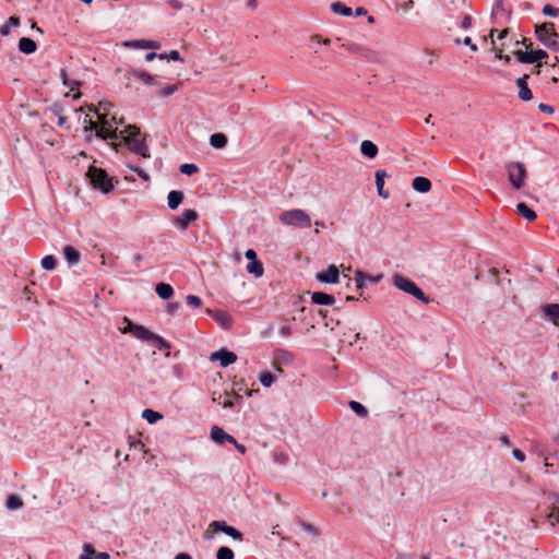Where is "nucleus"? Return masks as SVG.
<instances>
[{
  "label": "nucleus",
  "mask_w": 559,
  "mask_h": 559,
  "mask_svg": "<svg viewBox=\"0 0 559 559\" xmlns=\"http://www.w3.org/2000/svg\"><path fill=\"white\" fill-rule=\"evenodd\" d=\"M112 107V103L108 100L99 102L97 106L91 105L88 110L94 111L96 120L86 115L84 122L88 123L90 129H94L102 140H136L141 135L140 128L128 124L123 130H119V126H123V119L118 121L117 117L110 114Z\"/></svg>",
  "instance_id": "f257e3e1"
},
{
  "label": "nucleus",
  "mask_w": 559,
  "mask_h": 559,
  "mask_svg": "<svg viewBox=\"0 0 559 559\" xmlns=\"http://www.w3.org/2000/svg\"><path fill=\"white\" fill-rule=\"evenodd\" d=\"M86 176L93 188L100 190L104 194H108L114 190L112 178L104 169L92 165L88 167Z\"/></svg>",
  "instance_id": "f03ea898"
},
{
  "label": "nucleus",
  "mask_w": 559,
  "mask_h": 559,
  "mask_svg": "<svg viewBox=\"0 0 559 559\" xmlns=\"http://www.w3.org/2000/svg\"><path fill=\"white\" fill-rule=\"evenodd\" d=\"M392 283L397 289L414 296L416 299L420 300L421 302H424V304L430 302L429 296L426 295L423 292V289L420 287H418L416 285V283H414L409 278H407L401 274H394L392 277Z\"/></svg>",
  "instance_id": "7ed1b4c3"
},
{
  "label": "nucleus",
  "mask_w": 559,
  "mask_h": 559,
  "mask_svg": "<svg viewBox=\"0 0 559 559\" xmlns=\"http://www.w3.org/2000/svg\"><path fill=\"white\" fill-rule=\"evenodd\" d=\"M280 222L284 225L297 227V228H309L311 227L310 216L302 210L294 209L284 211L280 215Z\"/></svg>",
  "instance_id": "20e7f679"
},
{
  "label": "nucleus",
  "mask_w": 559,
  "mask_h": 559,
  "mask_svg": "<svg viewBox=\"0 0 559 559\" xmlns=\"http://www.w3.org/2000/svg\"><path fill=\"white\" fill-rule=\"evenodd\" d=\"M504 168L512 188L520 190L527 176L525 166L520 162H510L506 164Z\"/></svg>",
  "instance_id": "39448f33"
},
{
  "label": "nucleus",
  "mask_w": 559,
  "mask_h": 559,
  "mask_svg": "<svg viewBox=\"0 0 559 559\" xmlns=\"http://www.w3.org/2000/svg\"><path fill=\"white\" fill-rule=\"evenodd\" d=\"M535 35L537 39L545 46H548L550 41L559 37L555 31L554 23H544L542 25H536Z\"/></svg>",
  "instance_id": "423d86ee"
},
{
  "label": "nucleus",
  "mask_w": 559,
  "mask_h": 559,
  "mask_svg": "<svg viewBox=\"0 0 559 559\" xmlns=\"http://www.w3.org/2000/svg\"><path fill=\"white\" fill-rule=\"evenodd\" d=\"M513 55L521 63H540V60L548 57V53L543 49L532 51L515 50Z\"/></svg>",
  "instance_id": "0eeeda50"
},
{
  "label": "nucleus",
  "mask_w": 559,
  "mask_h": 559,
  "mask_svg": "<svg viewBox=\"0 0 559 559\" xmlns=\"http://www.w3.org/2000/svg\"><path fill=\"white\" fill-rule=\"evenodd\" d=\"M116 152H119V147L126 144L128 150L134 154H138L144 158H148L150 150L146 142H108Z\"/></svg>",
  "instance_id": "6e6552de"
},
{
  "label": "nucleus",
  "mask_w": 559,
  "mask_h": 559,
  "mask_svg": "<svg viewBox=\"0 0 559 559\" xmlns=\"http://www.w3.org/2000/svg\"><path fill=\"white\" fill-rule=\"evenodd\" d=\"M210 359L212 361H219L222 368H226L237 360V355L227 349H219L211 354Z\"/></svg>",
  "instance_id": "1a4fd4ad"
},
{
  "label": "nucleus",
  "mask_w": 559,
  "mask_h": 559,
  "mask_svg": "<svg viewBox=\"0 0 559 559\" xmlns=\"http://www.w3.org/2000/svg\"><path fill=\"white\" fill-rule=\"evenodd\" d=\"M198 217L199 214L195 210H185L180 216H176L174 218V224L180 230H186L192 222L198 219Z\"/></svg>",
  "instance_id": "9d476101"
},
{
  "label": "nucleus",
  "mask_w": 559,
  "mask_h": 559,
  "mask_svg": "<svg viewBox=\"0 0 559 559\" xmlns=\"http://www.w3.org/2000/svg\"><path fill=\"white\" fill-rule=\"evenodd\" d=\"M317 281L324 284H335L340 278V271L335 264H331L326 271L319 272L316 275Z\"/></svg>",
  "instance_id": "9b49d317"
},
{
  "label": "nucleus",
  "mask_w": 559,
  "mask_h": 559,
  "mask_svg": "<svg viewBox=\"0 0 559 559\" xmlns=\"http://www.w3.org/2000/svg\"><path fill=\"white\" fill-rule=\"evenodd\" d=\"M210 527L214 528L215 531L223 532L234 539L242 540V533L234 526L228 525L225 521H213L210 524Z\"/></svg>",
  "instance_id": "f8f14e48"
},
{
  "label": "nucleus",
  "mask_w": 559,
  "mask_h": 559,
  "mask_svg": "<svg viewBox=\"0 0 559 559\" xmlns=\"http://www.w3.org/2000/svg\"><path fill=\"white\" fill-rule=\"evenodd\" d=\"M530 75L523 74L521 78L516 79L515 84L519 88V98L523 102H528L533 98V93L528 87Z\"/></svg>",
  "instance_id": "ddd939ff"
},
{
  "label": "nucleus",
  "mask_w": 559,
  "mask_h": 559,
  "mask_svg": "<svg viewBox=\"0 0 559 559\" xmlns=\"http://www.w3.org/2000/svg\"><path fill=\"white\" fill-rule=\"evenodd\" d=\"M207 314L211 316L222 328L229 329L233 324V319L227 311L224 310H206Z\"/></svg>",
  "instance_id": "4468645a"
},
{
  "label": "nucleus",
  "mask_w": 559,
  "mask_h": 559,
  "mask_svg": "<svg viewBox=\"0 0 559 559\" xmlns=\"http://www.w3.org/2000/svg\"><path fill=\"white\" fill-rule=\"evenodd\" d=\"M120 332L123 334L132 333L136 338L142 341H152L154 335L153 332L148 331L146 328L142 325H131L130 329H120Z\"/></svg>",
  "instance_id": "2eb2a0df"
},
{
  "label": "nucleus",
  "mask_w": 559,
  "mask_h": 559,
  "mask_svg": "<svg viewBox=\"0 0 559 559\" xmlns=\"http://www.w3.org/2000/svg\"><path fill=\"white\" fill-rule=\"evenodd\" d=\"M211 439L218 444H223L225 442L236 443V439L218 426H213L211 428Z\"/></svg>",
  "instance_id": "dca6fc26"
},
{
  "label": "nucleus",
  "mask_w": 559,
  "mask_h": 559,
  "mask_svg": "<svg viewBox=\"0 0 559 559\" xmlns=\"http://www.w3.org/2000/svg\"><path fill=\"white\" fill-rule=\"evenodd\" d=\"M274 360H275V365L281 364V365L288 366L294 362L295 355L288 349L277 348L274 352Z\"/></svg>",
  "instance_id": "f3484780"
},
{
  "label": "nucleus",
  "mask_w": 559,
  "mask_h": 559,
  "mask_svg": "<svg viewBox=\"0 0 559 559\" xmlns=\"http://www.w3.org/2000/svg\"><path fill=\"white\" fill-rule=\"evenodd\" d=\"M185 194L180 190H171L167 195V205L170 210H176L182 203Z\"/></svg>",
  "instance_id": "a211bd4d"
},
{
  "label": "nucleus",
  "mask_w": 559,
  "mask_h": 559,
  "mask_svg": "<svg viewBox=\"0 0 559 559\" xmlns=\"http://www.w3.org/2000/svg\"><path fill=\"white\" fill-rule=\"evenodd\" d=\"M412 187L417 192L427 193L431 189V181L419 176L413 179Z\"/></svg>",
  "instance_id": "6ab92c4d"
},
{
  "label": "nucleus",
  "mask_w": 559,
  "mask_h": 559,
  "mask_svg": "<svg viewBox=\"0 0 559 559\" xmlns=\"http://www.w3.org/2000/svg\"><path fill=\"white\" fill-rule=\"evenodd\" d=\"M386 177V173L385 170L383 169H378L376 171V186H377V191H378V194L380 197H382L383 199H388L389 198V191L384 190V178Z\"/></svg>",
  "instance_id": "aec40b11"
},
{
  "label": "nucleus",
  "mask_w": 559,
  "mask_h": 559,
  "mask_svg": "<svg viewBox=\"0 0 559 559\" xmlns=\"http://www.w3.org/2000/svg\"><path fill=\"white\" fill-rule=\"evenodd\" d=\"M311 301L314 305H333L335 301L334 296L322 292H314L311 295Z\"/></svg>",
  "instance_id": "412c9836"
},
{
  "label": "nucleus",
  "mask_w": 559,
  "mask_h": 559,
  "mask_svg": "<svg viewBox=\"0 0 559 559\" xmlns=\"http://www.w3.org/2000/svg\"><path fill=\"white\" fill-rule=\"evenodd\" d=\"M37 49V44L35 40L28 37H22L19 40V50L25 55H31L35 52Z\"/></svg>",
  "instance_id": "4be33fe9"
},
{
  "label": "nucleus",
  "mask_w": 559,
  "mask_h": 559,
  "mask_svg": "<svg viewBox=\"0 0 559 559\" xmlns=\"http://www.w3.org/2000/svg\"><path fill=\"white\" fill-rule=\"evenodd\" d=\"M63 255L70 265L79 263L81 258L80 252L74 247L69 245L63 248Z\"/></svg>",
  "instance_id": "5701e85b"
},
{
  "label": "nucleus",
  "mask_w": 559,
  "mask_h": 559,
  "mask_svg": "<svg viewBox=\"0 0 559 559\" xmlns=\"http://www.w3.org/2000/svg\"><path fill=\"white\" fill-rule=\"evenodd\" d=\"M544 314L555 324L559 321V304H548L543 307Z\"/></svg>",
  "instance_id": "b1692460"
},
{
  "label": "nucleus",
  "mask_w": 559,
  "mask_h": 559,
  "mask_svg": "<svg viewBox=\"0 0 559 559\" xmlns=\"http://www.w3.org/2000/svg\"><path fill=\"white\" fill-rule=\"evenodd\" d=\"M155 292L158 295V297L164 300L170 299L174 295L173 287L166 283H158L155 287Z\"/></svg>",
  "instance_id": "393cba45"
},
{
  "label": "nucleus",
  "mask_w": 559,
  "mask_h": 559,
  "mask_svg": "<svg viewBox=\"0 0 559 559\" xmlns=\"http://www.w3.org/2000/svg\"><path fill=\"white\" fill-rule=\"evenodd\" d=\"M516 212L519 215H521L528 222H533L537 217L536 213L532 209H530L525 203H519L516 205Z\"/></svg>",
  "instance_id": "a878e982"
},
{
  "label": "nucleus",
  "mask_w": 559,
  "mask_h": 559,
  "mask_svg": "<svg viewBox=\"0 0 559 559\" xmlns=\"http://www.w3.org/2000/svg\"><path fill=\"white\" fill-rule=\"evenodd\" d=\"M131 75H133L134 78L141 80L143 83L147 84V85H155L156 84V79L155 76L151 75L150 73L143 71V70H132L131 72Z\"/></svg>",
  "instance_id": "bb28decb"
},
{
  "label": "nucleus",
  "mask_w": 559,
  "mask_h": 559,
  "mask_svg": "<svg viewBox=\"0 0 559 559\" xmlns=\"http://www.w3.org/2000/svg\"><path fill=\"white\" fill-rule=\"evenodd\" d=\"M360 151L368 158H373L378 154V147L374 142H361Z\"/></svg>",
  "instance_id": "cd10ccee"
},
{
  "label": "nucleus",
  "mask_w": 559,
  "mask_h": 559,
  "mask_svg": "<svg viewBox=\"0 0 559 559\" xmlns=\"http://www.w3.org/2000/svg\"><path fill=\"white\" fill-rule=\"evenodd\" d=\"M126 46L133 47V48H154V49H157V48H159V43L153 41V40L140 39V40H133V41H130V43H126Z\"/></svg>",
  "instance_id": "c85d7f7f"
},
{
  "label": "nucleus",
  "mask_w": 559,
  "mask_h": 559,
  "mask_svg": "<svg viewBox=\"0 0 559 559\" xmlns=\"http://www.w3.org/2000/svg\"><path fill=\"white\" fill-rule=\"evenodd\" d=\"M247 272L253 274L255 277H261L263 275L264 269L261 261H251L247 264Z\"/></svg>",
  "instance_id": "c756f323"
},
{
  "label": "nucleus",
  "mask_w": 559,
  "mask_h": 559,
  "mask_svg": "<svg viewBox=\"0 0 559 559\" xmlns=\"http://www.w3.org/2000/svg\"><path fill=\"white\" fill-rule=\"evenodd\" d=\"M142 418H144L148 424H155L159 419L163 418V415L158 412L151 409V408H145L142 412Z\"/></svg>",
  "instance_id": "7c9ffc66"
},
{
  "label": "nucleus",
  "mask_w": 559,
  "mask_h": 559,
  "mask_svg": "<svg viewBox=\"0 0 559 559\" xmlns=\"http://www.w3.org/2000/svg\"><path fill=\"white\" fill-rule=\"evenodd\" d=\"M5 507L9 510H17L23 507V500L17 495H10L7 498Z\"/></svg>",
  "instance_id": "2f4dec72"
},
{
  "label": "nucleus",
  "mask_w": 559,
  "mask_h": 559,
  "mask_svg": "<svg viewBox=\"0 0 559 559\" xmlns=\"http://www.w3.org/2000/svg\"><path fill=\"white\" fill-rule=\"evenodd\" d=\"M331 10L336 13V14H341L343 16H350L353 14V11L349 7H346L344 3L342 2H333L331 4Z\"/></svg>",
  "instance_id": "473e14b6"
},
{
  "label": "nucleus",
  "mask_w": 559,
  "mask_h": 559,
  "mask_svg": "<svg viewBox=\"0 0 559 559\" xmlns=\"http://www.w3.org/2000/svg\"><path fill=\"white\" fill-rule=\"evenodd\" d=\"M20 25V17L17 16H10L5 24H3L0 27V34L2 36H8L10 34V28L12 26H19Z\"/></svg>",
  "instance_id": "72a5a7b5"
},
{
  "label": "nucleus",
  "mask_w": 559,
  "mask_h": 559,
  "mask_svg": "<svg viewBox=\"0 0 559 559\" xmlns=\"http://www.w3.org/2000/svg\"><path fill=\"white\" fill-rule=\"evenodd\" d=\"M350 409L359 417L365 418L368 416L369 412L368 409L359 402L357 401H350L349 402Z\"/></svg>",
  "instance_id": "f704fd0d"
},
{
  "label": "nucleus",
  "mask_w": 559,
  "mask_h": 559,
  "mask_svg": "<svg viewBox=\"0 0 559 559\" xmlns=\"http://www.w3.org/2000/svg\"><path fill=\"white\" fill-rule=\"evenodd\" d=\"M366 280H370V277L366 276L361 271H356V273H355L356 288L360 293L366 286Z\"/></svg>",
  "instance_id": "c9c22d12"
},
{
  "label": "nucleus",
  "mask_w": 559,
  "mask_h": 559,
  "mask_svg": "<svg viewBox=\"0 0 559 559\" xmlns=\"http://www.w3.org/2000/svg\"><path fill=\"white\" fill-rule=\"evenodd\" d=\"M234 551L226 546L218 548L216 552V559H234Z\"/></svg>",
  "instance_id": "e433bc0d"
},
{
  "label": "nucleus",
  "mask_w": 559,
  "mask_h": 559,
  "mask_svg": "<svg viewBox=\"0 0 559 559\" xmlns=\"http://www.w3.org/2000/svg\"><path fill=\"white\" fill-rule=\"evenodd\" d=\"M56 265H57V260L53 255H46L41 260V266H43V269H45L47 271L55 270Z\"/></svg>",
  "instance_id": "4c0bfd02"
},
{
  "label": "nucleus",
  "mask_w": 559,
  "mask_h": 559,
  "mask_svg": "<svg viewBox=\"0 0 559 559\" xmlns=\"http://www.w3.org/2000/svg\"><path fill=\"white\" fill-rule=\"evenodd\" d=\"M259 381L263 386L269 388L274 383L275 378L270 372H262L259 377Z\"/></svg>",
  "instance_id": "58836bf2"
},
{
  "label": "nucleus",
  "mask_w": 559,
  "mask_h": 559,
  "mask_svg": "<svg viewBox=\"0 0 559 559\" xmlns=\"http://www.w3.org/2000/svg\"><path fill=\"white\" fill-rule=\"evenodd\" d=\"M154 343V345L158 348V349H169L170 348V345L169 343L164 340L162 336L157 335V334H154L153 337H152V341Z\"/></svg>",
  "instance_id": "ea45409f"
},
{
  "label": "nucleus",
  "mask_w": 559,
  "mask_h": 559,
  "mask_svg": "<svg viewBox=\"0 0 559 559\" xmlns=\"http://www.w3.org/2000/svg\"><path fill=\"white\" fill-rule=\"evenodd\" d=\"M94 556H96V550L94 547L91 544H84L83 554L79 559H93Z\"/></svg>",
  "instance_id": "a19ab883"
},
{
  "label": "nucleus",
  "mask_w": 559,
  "mask_h": 559,
  "mask_svg": "<svg viewBox=\"0 0 559 559\" xmlns=\"http://www.w3.org/2000/svg\"><path fill=\"white\" fill-rule=\"evenodd\" d=\"M180 171L185 175L192 176L199 171V167L195 164H182Z\"/></svg>",
  "instance_id": "79ce46f5"
},
{
  "label": "nucleus",
  "mask_w": 559,
  "mask_h": 559,
  "mask_svg": "<svg viewBox=\"0 0 559 559\" xmlns=\"http://www.w3.org/2000/svg\"><path fill=\"white\" fill-rule=\"evenodd\" d=\"M300 527L304 532L313 535L314 537L319 536V531L312 524L307 522H300Z\"/></svg>",
  "instance_id": "37998d69"
},
{
  "label": "nucleus",
  "mask_w": 559,
  "mask_h": 559,
  "mask_svg": "<svg viewBox=\"0 0 559 559\" xmlns=\"http://www.w3.org/2000/svg\"><path fill=\"white\" fill-rule=\"evenodd\" d=\"M178 90L176 84L167 85L159 90L158 95L163 97H167L173 95Z\"/></svg>",
  "instance_id": "c03bdc74"
},
{
  "label": "nucleus",
  "mask_w": 559,
  "mask_h": 559,
  "mask_svg": "<svg viewBox=\"0 0 559 559\" xmlns=\"http://www.w3.org/2000/svg\"><path fill=\"white\" fill-rule=\"evenodd\" d=\"M543 14L551 16V17H557V16H559V9L558 8H554L550 4H546L543 8Z\"/></svg>",
  "instance_id": "a18cd8bd"
},
{
  "label": "nucleus",
  "mask_w": 559,
  "mask_h": 559,
  "mask_svg": "<svg viewBox=\"0 0 559 559\" xmlns=\"http://www.w3.org/2000/svg\"><path fill=\"white\" fill-rule=\"evenodd\" d=\"M159 59H170V60H174V61H182V58L180 57V53L178 50H170L168 55L166 53H160L158 56Z\"/></svg>",
  "instance_id": "49530a36"
},
{
  "label": "nucleus",
  "mask_w": 559,
  "mask_h": 559,
  "mask_svg": "<svg viewBox=\"0 0 559 559\" xmlns=\"http://www.w3.org/2000/svg\"><path fill=\"white\" fill-rule=\"evenodd\" d=\"M186 301L188 305L193 306L194 308H200L202 306L201 298L195 295H188L186 297Z\"/></svg>",
  "instance_id": "de8ad7c7"
},
{
  "label": "nucleus",
  "mask_w": 559,
  "mask_h": 559,
  "mask_svg": "<svg viewBox=\"0 0 559 559\" xmlns=\"http://www.w3.org/2000/svg\"><path fill=\"white\" fill-rule=\"evenodd\" d=\"M128 167L143 180H145V181L150 180V175L142 168L133 166V165H128Z\"/></svg>",
  "instance_id": "09e8293b"
},
{
  "label": "nucleus",
  "mask_w": 559,
  "mask_h": 559,
  "mask_svg": "<svg viewBox=\"0 0 559 559\" xmlns=\"http://www.w3.org/2000/svg\"><path fill=\"white\" fill-rule=\"evenodd\" d=\"M63 85L69 87L70 91H74L80 87L81 83L76 80L64 79Z\"/></svg>",
  "instance_id": "8fccbe9b"
},
{
  "label": "nucleus",
  "mask_w": 559,
  "mask_h": 559,
  "mask_svg": "<svg viewBox=\"0 0 559 559\" xmlns=\"http://www.w3.org/2000/svg\"><path fill=\"white\" fill-rule=\"evenodd\" d=\"M288 456L283 452H277L274 454V461L278 464H286Z\"/></svg>",
  "instance_id": "3c124183"
},
{
  "label": "nucleus",
  "mask_w": 559,
  "mask_h": 559,
  "mask_svg": "<svg viewBox=\"0 0 559 559\" xmlns=\"http://www.w3.org/2000/svg\"><path fill=\"white\" fill-rule=\"evenodd\" d=\"M472 25V17L468 14H465L461 22V27L464 29L469 28Z\"/></svg>",
  "instance_id": "603ef678"
},
{
  "label": "nucleus",
  "mask_w": 559,
  "mask_h": 559,
  "mask_svg": "<svg viewBox=\"0 0 559 559\" xmlns=\"http://www.w3.org/2000/svg\"><path fill=\"white\" fill-rule=\"evenodd\" d=\"M512 454H513V456H514V459L516 461H519V462H524L525 461V454L520 449H514Z\"/></svg>",
  "instance_id": "864d4df0"
},
{
  "label": "nucleus",
  "mask_w": 559,
  "mask_h": 559,
  "mask_svg": "<svg viewBox=\"0 0 559 559\" xmlns=\"http://www.w3.org/2000/svg\"><path fill=\"white\" fill-rule=\"evenodd\" d=\"M465 46H468L471 48L472 51H477L478 50V47L476 44H474L471 39V37H465L462 41Z\"/></svg>",
  "instance_id": "5fc2aeb1"
},
{
  "label": "nucleus",
  "mask_w": 559,
  "mask_h": 559,
  "mask_svg": "<svg viewBox=\"0 0 559 559\" xmlns=\"http://www.w3.org/2000/svg\"><path fill=\"white\" fill-rule=\"evenodd\" d=\"M245 257L251 261H257L258 258H257V253L253 249H248L245 253Z\"/></svg>",
  "instance_id": "6e6d98bb"
},
{
  "label": "nucleus",
  "mask_w": 559,
  "mask_h": 559,
  "mask_svg": "<svg viewBox=\"0 0 559 559\" xmlns=\"http://www.w3.org/2000/svg\"><path fill=\"white\" fill-rule=\"evenodd\" d=\"M538 108L543 112H547V114H552L554 112V108L550 105H547V104H544V103H540Z\"/></svg>",
  "instance_id": "4d7b16f0"
},
{
  "label": "nucleus",
  "mask_w": 559,
  "mask_h": 559,
  "mask_svg": "<svg viewBox=\"0 0 559 559\" xmlns=\"http://www.w3.org/2000/svg\"><path fill=\"white\" fill-rule=\"evenodd\" d=\"M167 3L175 10L182 9V3L179 0H168Z\"/></svg>",
  "instance_id": "13d9d810"
},
{
  "label": "nucleus",
  "mask_w": 559,
  "mask_h": 559,
  "mask_svg": "<svg viewBox=\"0 0 559 559\" xmlns=\"http://www.w3.org/2000/svg\"><path fill=\"white\" fill-rule=\"evenodd\" d=\"M280 333L282 336L287 337V336L292 335V329L288 325H284L281 328Z\"/></svg>",
  "instance_id": "bf43d9fd"
},
{
  "label": "nucleus",
  "mask_w": 559,
  "mask_h": 559,
  "mask_svg": "<svg viewBox=\"0 0 559 559\" xmlns=\"http://www.w3.org/2000/svg\"><path fill=\"white\" fill-rule=\"evenodd\" d=\"M178 308H179L178 302H169V304L167 305V312H168V313H170V314H173L175 311H177V310H178Z\"/></svg>",
  "instance_id": "052dcab7"
},
{
  "label": "nucleus",
  "mask_w": 559,
  "mask_h": 559,
  "mask_svg": "<svg viewBox=\"0 0 559 559\" xmlns=\"http://www.w3.org/2000/svg\"><path fill=\"white\" fill-rule=\"evenodd\" d=\"M310 39L311 41L323 43L324 45H330L331 43L329 38L321 40V37L319 35H312Z\"/></svg>",
  "instance_id": "680f3d73"
},
{
  "label": "nucleus",
  "mask_w": 559,
  "mask_h": 559,
  "mask_svg": "<svg viewBox=\"0 0 559 559\" xmlns=\"http://www.w3.org/2000/svg\"><path fill=\"white\" fill-rule=\"evenodd\" d=\"M226 144L227 142H210V146L215 150H222L225 147Z\"/></svg>",
  "instance_id": "e2e57ef3"
},
{
  "label": "nucleus",
  "mask_w": 559,
  "mask_h": 559,
  "mask_svg": "<svg viewBox=\"0 0 559 559\" xmlns=\"http://www.w3.org/2000/svg\"><path fill=\"white\" fill-rule=\"evenodd\" d=\"M209 140H227V136L224 133L217 132L210 135Z\"/></svg>",
  "instance_id": "0e129e2a"
},
{
  "label": "nucleus",
  "mask_w": 559,
  "mask_h": 559,
  "mask_svg": "<svg viewBox=\"0 0 559 559\" xmlns=\"http://www.w3.org/2000/svg\"><path fill=\"white\" fill-rule=\"evenodd\" d=\"M548 48L555 50V51H559V41H558V38H555V40L550 41L549 45L547 46Z\"/></svg>",
  "instance_id": "69168bd1"
},
{
  "label": "nucleus",
  "mask_w": 559,
  "mask_h": 559,
  "mask_svg": "<svg viewBox=\"0 0 559 559\" xmlns=\"http://www.w3.org/2000/svg\"><path fill=\"white\" fill-rule=\"evenodd\" d=\"M233 444L235 445V448L237 449V451L240 454H245L246 453L247 449H246V447L243 444L238 443L237 441H236V443H233Z\"/></svg>",
  "instance_id": "338daca9"
},
{
  "label": "nucleus",
  "mask_w": 559,
  "mask_h": 559,
  "mask_svg": "<svg viewBox=\"0 0 559 559\" xmlns=\"http://www.w3.org/2000/svg\"><path fill=\"white\" fill-rule=\"evenodd\" d=\"M175 559H192L190 555L186 554V552H180L178 554Z\"/></svg>",
  "instance_id": "774afa93"
}]
</instances>
